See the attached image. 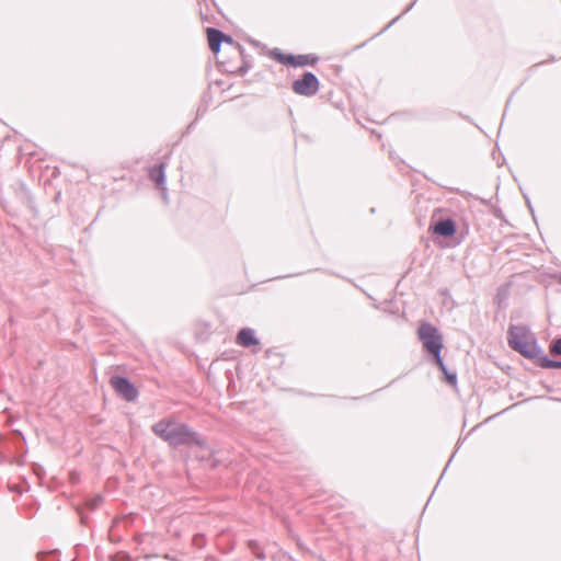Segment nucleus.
I'll use <instances>...</instances> for the list:
<instances>
[{"label": "nucleus", "instance_id": "412c9836", "mask_svg": "<svg viewBox=\"0 0 561 561\" xmlns=\"http://www.w3.org/2000/svg\"><path fill=\"white\" fill-rule=\"evenodd\" d=\"M79 514H80V517H81V523L82 524H87L88 516L82 514L81 512H79Z\"/></svg>", "mask_w": 561, "mask_h": 561}, {"label": "nucleus", "instance_id": "ddd939ff", "mask_svg": "<svg viewBox=\"0 0 561 561\" xmlns=\"http://www.w3.org/2000/svg\"><path fill=\"white\" fill-rule=\"evenodd\" d=\"M539 367L546 369H561V360L551 359L548 355H542L539 358Z\"/></svg>", "mask_w": 561, "mask_h": 561}, {"label": "nucleus", "instance_id": "aec40b11", "mask_svg": "<svg viewBox=\"0 0 561 561\" xmlns=\"http://www.w3.org/2000/svg\"><path fill=\"white\" fill-rule=\"evenodd\" d=\"M116 561H130V558L128 554H122V556H117Z\"/></svg>", "mask_w": 561, "mask_h": 561}, {"label": "nucleus", "instance_id": "6e6552de", "mask_svg": "<svg viewBox=\"0 0 561 561\" xmlns=\"http://www.w3.org/2000/svg\"><path fill=\"white\" fill-rule=\"evenodd\" d=\"M207 33V39L210 50L214 54H218L221 47V44L224 43V39L226 38V34L216 27H208L206 30Z\"/></svg>", "mask_w": 561, "mask_h": 561}, {"label": "nucleus", "instance_id": "5701e85b", "mask_svg": "<svg viewBox=\"0 0 561 561\" xmlns=\"http://www.w3.org/2000/svg\"><path fill=\"white\" fill-rule=\"evenodd\" d=\"M454 456H455V453L450 456L448 462H447V466L450 463V461L454 459Z\"/></svg>", "mask_w": 561, "mask_h": 561}, {"label": "nucleus", "instance_id": "39448f33", "mask_svg": "<svg viewBox=\"0 0 561 561\" xmlns=\"http://www.w3.org/2000/svg\"><path fill=\"white\" fill-rule=\"evenodd\" d=\"M110 383L115 392L127 402L135 401L138 398V389L127 377L119 375L113 376L110 379Z\"/></svg>", "mask_w": 561, "mask_h": 561}, {"label": "nucleus", "instance_id": "f257e3e1", "mask_svg": "<svg viewBox=\"0 0 561 561\" xmlns=\"http://www.w3.org/2000/svg\"><path fill=\"white\" fill-rule=\"evenodd\" d=\"M151 432L173 448L181 446L207 447V442L196 431L173 417L161 419L151 426Z\"/></svg>", "mask_w": 561, "mask_h": 561}, {"label": "nucleus", "instance_id": "9d476101", "mask_svg": "<svg viewBox=\"0 0 561 561\" xmlns=\"http://www.w3.org/2000/svg\"><path fill=\"white\" fill-rule=\"evenodd\" d=\"M432 363L436 365L439 368V370L444 374V380L448 385H457V373L455 370H449L442 357H439V359L433 360Z\"/></svg>", "mask_w": 561, "mask_h": 561}, {"label": "nucleus", "instance_id": "a211bd4d", "mask_svg": "<svg viewBox=\"0 0 561 561\" xmlns=\"http://www.w3.org/2000/svg\"><path fill=\"white\" fill-rule=\"evenodd\" d=\"M417 0H413L407 8L405 10L399 14L398 16H396L386 27H383V30L381 31L385 32L387 31L389 27H391L403 14L408 13L416 3Z\"/></svg>", "mask_w": 561, "mask_h": 561}, {"label": "nucleus", "instance_id": "4be33fe9", "mask_svg": "<svg viewBox=\"0 0 561 561\" xmlns=\"http://www.w3.org/2000/svg\"><path fill=\"white\" fill-rule=\"evenodd\" d=\"M525 198H526V202H527V205H528L529 209H530V210H531V213H533L534 210H533V207H531V204H530L529 198H528L527 196H525Z\"/></svg>", "mask_w": 561, "mask_h": 561}, {"label": "nucleus", "instance_id": "f3484780", "mask_svg": "<svg viewBox=\"0 0 561 561\" xmlns=\"http://www.w3.org/2000/svg\"><path fill=\"white\" fill-rule=\"evenodd\" d=\"M241 57H242V65L239 67L238 69V73L240 76H244L245 73H248V71L251 69V64L250 61L247 59L244 53L243 54H240Z\"/></svg>", "mask_w": 561, "mask_h": 561}, {"label": "nucleus", "instance_id": "4468645a", "mask_svg": "<svg viewBox=\"0 0 561 561\" xmlns=\"http://www.w3.org/2000/svg\"><path fill=\"white\" fill-rule=\"evenodd\" d=\"M37 561H59L55 551H42L37 553Z\"/></svg>", "mask_w": 561, "mask_h": 561}, {"label": "nucleus", "instance_id": "f8f14e48", "mask_svg": "<svg viewBox=\"0 0 561 561\" xmlns=\"http://www.w3.org/2000/svg\"><path fill=\"white\" fill-rule=\"evenodd\" d=\"M319 58L316 55H295L294 66L293 67H304L307 65H316Z\"/></svg>", "mask_w": 561, "mask_h": 561}, {"label": "nucleus", "instance_id": "f03ea898", "mask_svg": "<svg viewBox=\"0 0 561 561\" xmlns=\"http://www.w3.org/2000/svg\"><path fill=\"white\" fill-rule=\"evenodd\" d=\"M510 347L523 357L531 359L539 366V358L546 355L539 346L537 339L527 325H510L507 330Z\"/></svg>", "mask_w": 561, "mask_h": 561}, {"label": "nucleus", "instance_id": "7ed1b4c3", "mask_svg": "<svg viewBox=\"0 0 561 561\" xmlns=\"http://www.w3.org/2000/svg\"><path fill=\"white\" fill-rule=\"evenodd\" d=\"M417 335L423 350L432 356L431 362L439 359L444 343L438 329L430 322H422L417 329Z\"/></svg>", "mask_w": 561, "mask_h": 561}, {"label": "nucleus", "instance_id": "1a4fd4ad", "mask_svg": "<svg viewBox=\"0 0 561 561\" xmlns=\"http://www.w3.org/2000/svg\"><path fill=\"white\" fill-rule=\"evenodd\" d=\"M237 343L243 347H251L260 343L255 331L251 328H242L237 334Z\"/></svg>", "mask_w": 561, "mask_h": 561}, {"label": "nucleus", "instance_id": "20e7f679", "mask_svg": "<svg viewBox=\"0 0 561 561\" xmlns=\"http://www.w3.org/2000/svg\"><path fill=\"white\" fill-rule=\"evenodd\" d=\"M319 88L320 81L311 71L304 72L299 79L293 82V91L298 95L313 96L318 93Z\"/></svg>", "mask_w": 561, "mask_h": 561}, {"label": "nucleus", "instance_id": "2eb2a0df", "mask_svg": "<svg viewBox=\"0 0 561 561\" xmlns=\"http://www.w3.org/2000/svg\"><path fill=\"white\" fill-rule=\"evenodd\" d=\"M549 351L552 355L561 356V337L552 340Z\"/></svg>", "mask_w": 561, "mask_h": 561}, {"label": "nucleus", "instance_id": "dca6fc26", "mask_svg": "<svg viewBox=\"0 0 561 561\" xmlns=\"http://www.w3.org/2000/svg\"><path fill=\"white\" fill-rule=\"evenodd\" d=\"M102 502H103V496L101 494H98L87 501V506L93 511V510H96L102 504Z\"/></svg>", "mask_w": 561, "mask_h": 561}, {"label": "nucleus", "instance_id": "0eeeda50", "mask_svg": "<svg viewBox=\"0 0 561 561\" xmlns=\"http://www.w3.org/2000/svg\"><path fill=\"white\" fill-rule=\"evenodd\" d=\"M431 229L433 232L437 236L444 237V238H451L455 236L457 231V226L454 219L451 218H445L436 221Z\"/></svg>", "mask_w": 561, "mask_h": 561}, {"label": "nucleus", "instance_id": "6ab92c4d", "mask_svg": "<svg viewBox=\"0 0 561 561\" xmlns=\"http://www.w3.org/2000/svg\"><path fill=\"white\" fill-rule=\"evenodd\" d=\"M224 43L236 46L240 54H243L244 48L237 42L233 41V38L230 35L226 34V38L224 39Z\"/></svg>", "mask_w": 561, "mask_h": 561}, {"label": "nucleus", "instance_id": "9b49d317", "mask_svg": "<svg viewBox=\"0 0 561 561\" xmlns=\"http://www.w3.org/2000/svg\"><path fill=\"white\" fill-rule=\"evenodd\" d=\"M271 56L278 62L285 66H294L295 55L294 54H285L278 48H274L271 51Z\"/></svg>", "mask_w": 561, "mask_h": 561}, {"label": "nucleus", "instance_id": "b1692460", "mask_svg": "<svg viewBox=\"0 0 561 561\" xmlns=\"http://www.w3.org/2000/svg\"><path fill=\"white\" fill-rule=\"evenodd\" d=\"M447 467H448V466L446 465V467H445L444 471H442V474H445V471H446Z\"/></svg>", "mask_w": 561, "mask_h": 561}, {"label": "nucleus", "instance_id": "423d86ee", "mask_svg": "<svg viewBox=\"0 0 561 561\" xmlns=\"http://www.w3.org/2000/svg\"><path fill=\"white\" fill-rule=\"evenodd\" d=\"M165 167L167 164L164 162H160L149 169V178L156 183L157 187L162 191L164 199H167Z\"/></svg>", "mask_w": 561, "mask_h": 561}]
</instances>
